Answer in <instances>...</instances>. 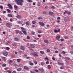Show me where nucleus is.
Instances as JSON below:
<instances>
[{
	"label": "nucleus",
	"mask_w": 73,
	"mask_h": 73,
	"mask_svg": "<svg viewBox=\"0 0 73 73\" xmlns=\"http://www.w3.org/2000/svg\"><path fill=\"white\" fill-rule=\"evenodd\" d=\"M24 2V0H19V4L21 6L23 5V3Z\"/></svg>",
	"instance_id": "f257e3e1"
},
{
	"label": "nucleus",
	"mask_w": 73,
	"mask_h": 73,
	"mask_svg": "<svg viewBox=\"0 0 73 73\" xmlns=\"http://www.w3.org/2000/svg\"><path fill=\"white\" fill-rule=\"evenodd\" d=\"M64 20L65 22H68V21H69L70 20L69 18L66 17L64 18Z\"/></svg>",
	"instance_id": "f03ea898"
},
{
	"label": "nucleus",
	"mask_w": 73,
	"mask_h": 73,
	"mask_svg": "<svg viewBox=\"0 0 73 73\" xmlns=\"http://www.w3.org/2000/svg\"><path fill=\"white\" fill-rule=\"evenodd\" d=\"M2 53L3 55L5 56H8V52L7 51L3 52Z\"/></svg>",
	"instance_id": "7ed1b4c3"
},
{
	"label": "nucleus",
	"mask_w": 73,
	"mask_h": 73,
	"mask_svg": "<svg viewBox=\"0 0 73 73\" xmlns=\"http://www.w3.org/2000/svg\"><path fill=\"white\" fill-rule=\"evenodd\" d=\"M7 6L9 7V8L10 9H13V7H12V6L10 4H8L7 5Z\"/></svg>",
	"instance_id": "20e7f679"
},
{
	"label": "nucleus",
	"mask_w": 73,
	"mask_h": 73,
	"mask_svg": "<svg viewBox=\"0 0 73 73\" xmlns=\"http://www.w3.org/2000/svg\"><path fill=\"white\" fill-rule=\"evenodd\" d=\"M32 54L34 56H35V57H37L38 56V54L36 52H34L32 53Z\"/></svg>",
	"instance_id": "39448f33"
},
{
	"label": "nucleus",
	"mask_w": 73,
	"mask_h": 73,
	"mask_svg": "<svg viewBox=\"0 0 73 73\" xmlns=\"http://www.w3.org/2000/svg\"><path fill=\"white\" fill-rule=\"evenodd\" d=\"M39 24L41 27H44V23L42 22H40L39 23Z\"/></svg>",
	"instance_id": "423d86ee"
},
{
	"label": "nucleus",
	"mask_w": 73,
	"mask_h": 73,
	"mask_svg": "<svg viewBox=\"0 0 73 73\" xmlns=\"http://www.w3.org/2000/svg\"><path fill=\"white\" fill-rule=\"evenodd\" d=\"M44 42L46 44H49V41L48 40H44Z\"/></svg>",
	"instance_id": "0eeeda50"
},
{
	"label": "nucleus",
	"mask_w": 73,
	"mask_h": 73,
	"mask_svg": "<svg viewBox=\"0 0 73 73\" xmlns=\"http://www.w3.org/2000/svg\"><path fill=\"white\" fill-rule=\"evenodd\" d=\"M20 49H21L22 50H25V47H24V46H21L20 47Z\"/></svg>",
	"instance_id": "6e6552de"
},
{
	"label": "nucleus",
	"mask_w": 73,
	"mask_h": 73,
	"mask_svg": "<svg viewBox=\"0 0 73 73\" xmlns=\"http://www.w3.org/2000/svg\"><path fill=\"white\" fill-rule=\"evenodd\" d=\"M60 38V36H58L56 37V40H58V41H60V40H59Z\"/></svg>",
	"instance_id": "1a4fd4ad"
},
{
	"label": "nucleus",
	"mask_w": 73,
	"mask_h": 73,
	"mask_svg": "<svg viewBox=\"0 0 73 73\" xmlns=\"http://www.w3.org/2000/svg\"><path fill=\"white\" fill-rule=\"evenodd\" d=\"M48 14L49 15H52L53 14V12L52 11H50L49 12Z\"/></svg>",
	"instance_id": "9d476101"
},
{
	"label": "nucleus",
	"mask_w": 73,
	"mask_h": 73,
	"mask_svg": "<svg viewBox=\"0 0 73 73\" xmlns=\"http://www.w3.org/2000/svg\"><path fill=\"white\" fill-rule=\"evenodd\" d=\"M7 24L8 25L7 27L10 28L11 27V24L9 23H7Z\"/></svg>",
	"instance_id": "9b49d317"
},
{
	"label": "nucleus",
	"mask_w": 73,
	"mask_h": 73,
	"mask_svg": "<svg viewBox=\"0 0 73 73\" xmlns=\"http://www.w3.org/2000/svg\"><path fill=\"white\" fill-rule=\"evenodd\" d=\"M40 64L42 66H44L45 65V63L44 62H41L40 63Z\"/></svg>",
	"instance_id": "f8f14e48"
},
{
	"label": "nucleus",
	"mask_w": 73,
	"mask_h": 73,
	"mask_svg": "<svg viewBox=\"0 0 73 73\" xmlns=\"http://www.w3.org/2000/svg\"><path fill=\"white\" fill-rule=\"evenodd\" d=\"M64 58L66 60H70V58H69V57H65Z\"/></svg>",
	"instance_id": "ddd939ff"
},
{
	"label": "nucleus",
	"mask_w": 73,
	"mask_h": 73,
	"mask_svg": "<svg viewBox=\"0 0 73 73\" xmlns=\"http://www.w3.org/2000/svg\"><path fill=\"white\" fill-rule=\"evenodd\" d=\"M14 40L16 41H18L19 38L17 37H16L14 38Z\"/></svg>",
	"instance_id": "4468645a"
},
{
	"label": "nucleus",
	"mask_w": 73,
	"mask_h": 73,
	"mask_svg": "<svg viewBox=\"0 0 73 73\" xmlns=\"http://www.w3.org/2000/svg\"><path fill=\"white\" fill-rule=\"evenodd\" d=\"M29 64L30 65L33 66L34 65L33 63H32V62L29 61Z\"/></svg>",
	"instance_id": "2eb2a0df"
},
{
	"label": "nucleus",
	"mask_w": 73,
	"mask_h": 73,
	"mask_svg": "<svg viewBox=\"0 0 73 73\" xmlns=\"http://www.w3.org/2000/svg\"><path fill=\"white\" fill-rule=\"evenodd\" d=\"M1 57L4 60V61H6V60H5V57L4 56H1Z\"/></svg>",
	"instance_id": "dca6fc26"
},
{
	"label": "nucleus",
	"mask_w": 73,
	"mask_h": 73,
	"mask_svg": "<svg viewBox=\"0 0 73 73\" xmlns=\"http://www.w3.org/2000/svg\"><path fill=\"white\" fill-rule=\"evenodd\" d=\"M30 46L31 47V48H35V45L34 44H31L30 45Z\"/></svg>",
	"instance_id": "f3484780"
},
{
	"label": "nucleus",
	"mask_w": 73,
	"mask_h": 73,
	"mask_svg": "<svg viewBox=\"0 0 73 73\" xmlns=\"http://www.w3.org/2000/svg\"><path fill=\"white\" fill-rule=\"evenodd\" d=\"M7 16L9 17H12V15L10 14H8Z\"/></svg>",
	"instance_id": "a211bd4d"
},
{
	"label": "nucleus",
	"mask_w": 73,
	"mask_h": 73,
	"mask_svg": "<svg viewBox=\"0 0 73 73\" xmlns=\"http://www.w3.org/2000/svg\"><path fill=\"white\" fill-rule=\"evenodd\" d=\"M24 69H28V67H27L26 66H24Z\"/></svg>",
	"instance_id": "6ab92c4d"
},
{
	"label": "nucleus",
	"mask_w": 73,
	"mask_h": 73,
	"mask_svg": "<svg viewBox=\"0 0 73 73\" xmlns=\"http://www.w3.org/2000/svg\"><path fill=\"white\" fill-rule=\"evenodd\" d=\"M13 66H18V65L16 63H13Z\"/></svg>",
	"instance_id": "aec40b11"
},
{
	"label": "nucleus",
	"mask_w": 73,
	"mask_h": 73,
	"mask_svg": "<svg viewBox=\"0 0 73 73\" xmlns=\"http://www.w3.org/2000/svg\"><path fill=\"white\" fill-rule=\"evenodd\" d=\"M15 3H16L18 5H19V0H16L15 1Z\"/></svg>",
	"instance_id": "412c9836"
},
{
	"label": "nucleus",
	"mask_w": 73,
	"mask_h": 73,
	"mask_svg": "<svg viewBox=\"0 0 73 73\" xmlns=\"http://www.w3.org/2000/svg\"><path fill=\"white\" fill-rule=\"evenodd\" d=\"M1 66L3 67H5L7 66V65L5 64H3Z\"/></svg>",
	"instance_id": "4be33fe9"
},
{
	"label": "nucleus",
	"mask_w": 73,
	"mask_h": 73,
	"mask_svg": "<svg viewBox=\"0 0 73 73\" xmlns=\"http://www.w3.org/2000/svg\"><path fill=\"white\" fill-rule=\"evenodd\" d=\"M22 32H23V33L25 34V35H27V32L25 31H23V30L22 31Z\"/></svg>",
	"instance_id": "5701e85b"
},
{
	"label": "nucleus",
	"mask_w": 73,
	"mask_h": 73,
	"mask_svg": "<svg viewBox=\"0 0 73 73\" xmlns=\"http://www.w3.org/2000/svg\"><path fill=\"white\" fill-rule=\"evenodd\" d=\"M27 1L28 2H29V3H32L33 2V1L31 0H27Z\"/></svg>",
	"instance_id": "b1692460"
},
{
	"label": "nucleus",
	"mask_w": 73,
	"mask_h": 73,
	"mask_svg": "<svg viewBox=\"0 0 73 73\" xmlns=\"http://www.w3.org/2000/svg\"><path fill=\"white\" fill-rule=\"evenodd\" d=\"M48 69H50L51 68V66L50 65H48Z\"/></svg>",
	"instance_id": "393cba45"
},
{
	"label": "nucleus",
	"mask_w": 73,
	"mask_h": 73,
	"mask_svg": "<svg viewBox=\"0 0 73 73\" xmlns=\"http://www.w3.org/2000/svg\"><path fill=\"white\" fill-rule=\"evenodd\" d=\"M38 20H41L42 19V18L41 17H39L38 18Z\"/></svg>",
	"instance_id": "a878e982"
},
{
	"label": "nucleus",
	"mask_w": 73,
	"mask_h": 73,
	"mask_svg": "<svg viewBox=\"0 0 73 73\" xmlns=\"http://www.w3.org/2000/svg\"><path fill=\"white\" fill-rule=\"evenodd\" d=\"M40 52L41 54H44V52L42 51H40Z\"/></svg>",
	"instance_id": "bb28decb"
},
{
	"label": "nucleus",
	"mask_w": 73,
	"mask_h": 73,
	"mask_svg": "<svg viewBox=\"0 0 73 73\" xmlns=\"http://www.w3.org/2000/svg\"><path fill=\"white\" fill-rule=\"evenodd\" d=\"M32 23H33V24H35L36 23V22H35V21H32Z\"/></svg>",
	"instance_id": "cd10ccee"
},
{
	"label": "nucleus",
	"mask_w": 73,
	"mask_h": 73,
	"mask_svg": "<svg viewBox=\"0 0 73 73\" xmlns=\"http://www.w3.org/2000/svg\"><path fill=\"white\" fill-rule=\"evenodd\" d=\"M31 33L33 35H34L35 34V32H34L33 31H32L31 32Z\"/></svg>",
	"instance_id": "c85d7f7f"
},
{
	"label": "nucleus",
	"mask_w": 73,
	"mask_h": 73,
	"mask_svg": "<svg viewBox=\"0 0 73 73\" xmlns=\"http://www.w3.org/2000/svg\"><path fill=\"white\" fill-rule=\"evenodd\" d=\"M12 60H10L8 62V63H9V64H11V63H12Z\"/></svg>",
	"instance_id": "c756f323"
},
{
	"label": "nucleus",
	"mask_w": 73,
	"mask_h": 73,
	"mask_svg": "<svg viewBox=\"0 0 73 73\" xmlns=\"http://www.w3.org/2000/svg\"><path fill=\"white\" fill-rule=\"evenodd\" d=\"M54 33H58V32L57 31V30L55 29L54 31Z\"/></svg>",
	"instance_id": "7c9ffc66"
},
{
	"label": "nucleus",
	"mask_w": 73,
	"mask_h": 73,
	"mask_svg": "<svg viewBox=\"0 0 73 73\" xmlns=\"http://www.w3.org/2000/svg\"><path fill=\"white\" fill-rule=\"evenodd\" d=\"M64 38L65 39H68V38H69V37H68V36H65L64 37Z\"/></svg>",
	"instance_id": "2f4dec72"
},
{
	"label": "nucleus",
	"mask_w": 73,
	"mask_h": 73,
	"mask_svg": "<svg viewBox=\"0 0 73 73\" xmlns=\"http://www.w3.org/2000/svg\"><path fill=\"white\" fill-rule=\"evenodd\" d=\"M38 33H42V32L40 30H38Z\"/></svg>",
	"instance_id": "473e14b6"
},
{
	"label": "nucleus",
	"mask_w": 73,
	"mask_h": 73,
	"mask_svg": "<svg viewBox=\"0 0 73 73\" xmlns=\"http://www.w3.org/2000/svg\"><path fill=\"white\" fill-rule=\"evenodd\" d=\"M26 25H29V23L27 21L25 23Z\"/></svg>",
	"instance_id": "72a5a7b5"
},
{
	"label": "nucleus",
	"mask_w": 73,
	"mask_h": 73,
	"mask_svg": "<svg viewBox=\"0 0 73 73\" xmlns=\"http://www.w3.org/2000/svg\"><path fill=\"white\" fill-rule=\"evenodd\" d=\"M12 45L13 46H16V43H13Z\"/></svg>",
	"instance_id": "f704fd0d"
},
{
	"label": "nucleus",
	"mask_w": 73,
	"mask_h": 73,
	"mask_svg": "<svg viewBox=\"0 0 73 73\" xmlns=\"http://www.w3.org/2000/svg\"><path fill=\"white\" fill-rule=\"evenodd\" d=\"M7 11L8 12V13H9L10 12H11V10H9V9H7Z\"/></svg>",
	"instance_id": "c9c22d12"
},
{
	"label": "nucleus",
	"mask_w": 73,
	"mask_h": 73,
	"mask_svg": "<svg viewBox=\"0 0 73 73\" xmlns=\"http://www.w3.org/2000/svg\"><path fill=\"white\" fill-rule=\"evenodd\" d=\"M7 72H8V73H12V72L9 70H7Z\"/></svg>",
	"instance_id": "e433bc0d"
},
{
	"label": "nucleus",
	"mask_w": 73,
	"mask_h": 73,
	"mask_svg": "<svg viewBox=\"0 0 73 73\" xmlns=\"http://www.w3.org/2000/svg\"><path fill=\"white\" fill-rule=\"evenodd\" d=\"M0 8H1V9H3V6L1 5L0 6Z\"/></svg>",
	"instance_id": "4c0bfd02"
},
{
	"label": "nucleus",
	"mask_w": 73,
	"mask_h": 73,
	"mask_svg": "<svg viewBox=\"0 0 73 73\" xmlns=\"http://www.w3.org/2000/svg\"><path fill=\"white\" fill-rule=\"evenodd\" d=\"M22 70V68H19V71L20 72V71H21Z\"/></svg>",
	"instance_id": "58836bf2"
},
{
	"label": "nucleus",
	"mask_w": 73,
	"mask_h": 73,
	"mask_svg": "<svg viewBox=\"0 0 73 73\" xmlns=\"http://www.w3.org/2000/svg\"><path fill=\"white\" fill-rule=\"evenodd\" d=\"M14 7L15 8V9H17V7H18L16 5H14Z\"/></svg>",
	"instance_id": "ea45409f"
},
{
	"label": "nucleus",
	"mask_w": 73,
	"mask_h": 73,
	"mask_svg": "<svg viewBox=\"0 0 73 73\" xmlns=\"http://www.w3.org/2000/svg\"><path fill=\"white\" fill-rule=\"evenodd\" d=\"M23 23V22L21 21H19V24H21Z\"/></svg>",
	"instance_id": "a19ab883"
},
{
	"label": "nucleus",
	"mask_w": 73,
	"mask_h": 73,
	"mask_svg": "<svg viewBox=\"0 0 73 73\" xmlns=\"http://www.w3.org/2000/svg\"><path fill=\"white\" fill-rule=\"evenodd\" d=\"M42 13H43V14H44V15H46V14H47V13H46V12L44 11Z\"/></svg>",
	"instance_id": "79ce46f5"
},
{
	"label": "nucleus",
	"mask_w": 73,
	"mask_h": 73,
	"mask_svg": "<svg viewBox=\"0 0 73 73\" xmlns=\"http://www.w3.org/2000/svg\"><path fill=\"white\" fill-rule=\"evenodd\" d=\"M9 69V68L8 67H6L4 68L5 70H8Z\"/></svg>",
	"instance_id": "37998d69"
},
{
	"label": "nucleus",
	"mask_w": 73,
	"mask_h": 73,
	"mask_svg": "<svg viewBox=\"0 0 73 73\" xmlns=\"http://www.w3.org/2000/svg\"><path fill=\"white\" fill-rule=\"evenodd\" d=\"M21 29L22 30H23V31H25V29H24V28L23 27H21Z\"/></svg>",
	"instance_id": "c03bdc74"
},
{
	"label": "nucleus",
	"mask_w": 73,
	"mask_h": 73,
	"mask_svg": "<svg viewBox=\"0 0 73 73\" xmlns=\"http://www.w3.org/2000/svg\"><path fill=\"white\" fill-rule=\"evenodd\" d=\"M60 69H64V68L63 66H61L60 67Z\"/></svg>",
	"instance_id": "a18cd8bd"
},
{
	"label": "nucleus",
	"mask_w": 73,
	"mask_h": 73,
	"mask_svg": "<svg viewBox=\"0 0 73 73\" xmlns=\"http://www.w3.org/2000/svg\"><path fill=\"white\" fill-rule=\"evenodd\" d=\"M21 16L20 15H19V19H21Z\"/></svg>",
	"instance_id": "49530a36"
},
{
	"label": "nucleus",
	"mask_w": 73,
	"mask_h": 73,
	"mask_svg": "<svg viewBox=\"0 0 73 73\" xmlns=\"http://www.w3.org/2000/svg\"><path fill=\"white\" fill-rule=\"evenodd\" d=\"M34 63H35V64H37V61H35Z\"/></svg>",
	"instance_id": "de8ad7c7"
},
{
	"label": "nucleus",
	"mask_w": 73,
	"mask_h": 73,
	"mask_svg": "<svg viewBox=\"0 0 73 73\" xmlns=\"http://www.w3.org/2000/svg\"><path fill=\"white\" fill-rule=\"evenodd\" d=\"M49 62L48 61H47L46 63V64H49Z\"/></svg>",
	"instance_id": "09e8293b"
},
{
	"label": "nucleus",
	"mask_w": 73,
	"mask_h": 73,
	"mask_svg": "<svg viewBox=\"0 0 73 73\" xmlns=\"http://www.w3.org/2000/svg\"><path fill=\"white\" fill-rule=\"evenodd\" d=\"M41 72H44V70L43 68H41Z\"/></svg>",
	"instance_id": "8fccbe9b"
},
{
	"label": "nucleus",
	"mask_w": 73,
	"mask_h": 73,
	"mask_svg": "<svg viewBox=\"0 0 73 73\" xmlns=\"http://www.w3.org/2000/svg\"><path fill=\"white\" fill-rule=\"evenodd\" d=\"M6 49H7V50H9V49H10V48L8 47H6Z\"/></svg>",
	"instance_id": "3c124183"
},
{
	"label": "nucleus",
	"mask_w": 73,
	"mask_h": 73,
	"mask_svg": "<svg viewBox=\"0 0 73 73\" xmlns=\"http://www.w3.org/2000/svg\"><path fill=\"white\" fill-rule=\"evenodd\" d=\"M46 51L47 52H50V50L49 49H47Z\"/></svg>",
	"instance_id": "603ef678"
},
{
	"label": "nucleus",
	"mask_w": 73,
	"mask_h": 73,
	"mask_svg": "<svg viewBox=\"0 0 73 73\" xmlns=\"http://www.w3.org/2000/svg\"><path fill=\"white\" fill-rule=\"evenodd\" d=\"M64 39L61 38L60 39V41H64Z\"/></svg>",
	"instance_id": "864d4df0"
},
{
	"label": "nucleus",
	"mask_w": 73,
	"mask_h": 73,
	"mask_svg": "<svg viewBox=\"0 0 73 73\" xmlns=\"http://www.w3.org/2000/svg\"><path fill=\"white\" fill-rule=\"evenodd\" d=\"M44 59L45 60H49V59H48V58L47 57L45 58Z\"/></svg>",
	"instance_id": "5fc2aeb1"
},
{
	"label": "nucleus",
	"mask_w": 73,
	"mask_h": 73,
	"mask_svg": "<svg viewBox=\"0 0 73 73\" xmlns=\"http://www.w3.org/2000/svg\"><path fill=\"white\" fill-rule=\"evenodd\" d=\"M70 53H71L72 54H73V51H71L70 52Z\"/></svg>",
	"instance_id": "6e6d98bb"
},
{
	"label": "nucleus",
	"mask_w": 73,
	"mask_h": 73,
	"mask_svg": "<svg viewBox=\"0 0 73 73\" xmlns=\"http://www.w3.org/2000/svg\"><path fill=\"white\" fill-rule=\"evenodd\" d=\"M27 39H30V37L29 36H27Z\"/></svg>",
	"instance_id": "4d7b16f0"
},
{
	"label": "nucleus",
	"mask_w": 73,
	"mask_h": 73,
	"mask_svg": "<svg viewBox=\"0 0 73 73\" xmlns=\"http://www.w3.org/2000/svg\"><path fill=\"white\" fill-rule=\"evenodd\" d=\"M51 8L52 9H55V7H54V6H52L51 7Z\"/></svg>",
	"instance_id": "13d9d810"
},
{
	"label": "nucleus",
	"mask_w": 73,
	"mask_h": 73,
	"mask_svg": "<svg viewBox=\"0 0 73 73\" xmlns=\"http://www.w3.org/2000/svg\"><path fill=\"white\" fill-rule=\"evenodd\" d=\"M52 60H54V61L55 60V58H54V57H52Z\"/></svg>",
	"instance_id": "bf43d9fd"
},
{
	"label": "nucleus",
	"mask_w": 73,
	"mask_h": 73,
	"mask_svg": "<svg viewBox=\"0 0 73 73\" xmlns=\"http://www.w3.org/2000/svg\"><path fill=\"white\" fill-rule=\"evenodd\" d=\"M58 51L57 50H56L55 51V52L56 53H58Z\"/></svg>",
	"instance_id": "052dcab7"
},
{
	"label": "nucleus",
	"mask_w": 73,
	"mask_h": 73,
	"mask_svg": "<svg viewBox=\"0 0 73 73\" xmlns=\"http://www.w3.org/2000/svg\"><path fill=\"white\" fill-rule=\"evenodd\" d=\"M6 13V11H3V13L4 14V13Z\"/></svg>",
	"instance_id": "680f3d73"
},
{
	"label": "nucleus",
	"mask_w": 73,
	"mask_h": 73,
	"mask_svg": "<svg viewBox=\"0 0 73 73\" xmlns=\"http://www.w3.org/2000/svg\"><path fill=\"white\" fill-rule=\"evenodd\" d=\"M67 13L68 14V15H70L71 13H70V12H68Z\"/></svg>",
	"instance_id": "e2e57ef3"
},
{
	"label": "nucleus",
	"mask_w": 73,
	"mask_h": 73,
	"mask_svg": "<svg viewBox=\"0 0 73 73\" xmlns=\"http://www.w3.org/2000/svg\"><path fill=\"white\" fill-rule=\"evenodd\" d=\"M35 72H38V70H35Z\"/></svg>",
	"instance_id": "0e129e2a"
},
{
	"label": "nucleus",
	"mask_w": 73,
	"mask_h": 73,
	"mask_svg": "<svg viewBox=\"0 0 73 73\" xmlns=\"http://www.w3.org/2000/svg\"><path fill=\"white\" fill-rule=\"evenodd\" d=\"M31 73H36L35 72H33L32 71H31Z\"/></svg>",
	"instance_id": "69168bd1"
},
{
	"label": "nucleus",
	"mask_w": 73,
	"mask_h": 73,
	"mask_svg": "<svg viewBox=\"0 0 73 73\" xmlns=\"http://www.w3.org/2000/svg\"><path fill=\"white\" fill-rule=\"evenodd\" d=\"M22 33H21V32H19V35H22Z\"/></svg>",
	"instance_id": "338daca9"
},
{
	"label": "nucleus",
	"mask_w": 73,
	"mask_h": 73,
	"mask_svg": "<svg viewBox=\"0 0 73 73\" xmlns=\"http://www.w3.org/2000/svg\"><path fill=\"white\" fill-rule=\"evenodd\" d=\"M12 73H16V71H13Z\"/></svg>",
	"instance_id": "774afa93"
}]
</instances>
